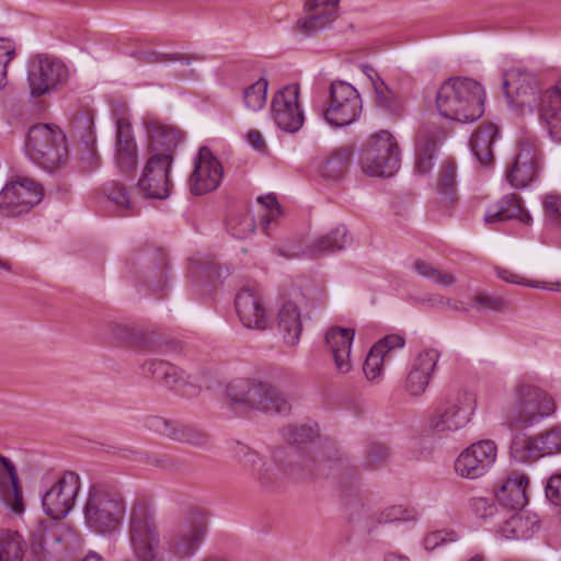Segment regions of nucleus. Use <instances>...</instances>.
Wrapping results in <instances>:
<instances>
[{
	"label": "nucleus",
	"instance_id": "f257e3e1",
	"mask_svg": "<svg viewBox=\"0 0 561 561\" xmlns=\"http://www.w3.org/2000/svg\"><path fill=\"white\" fill-rule=\"evenodd\" d=\"M127 503L119 488L103 482L89 486L82 508L83 523L93 534L112 536L119 531Z\"/></svg>",
	"mask_w": 561,
	"mask_h": 561
},
{
	"label": "nucleus",
	"instance_id": "f03ea898",
	"mask_svg": "<svg viewBox=\"0 0 561 561\" xmlns=\"http://www.w3.org/2000/svg\"><path fill=\"white\" fill-rule=\"evenodd\" d=\"M28 554L34 561H88L103 558L95 551L81 556V542L76 535L54 522L37 523L30 533Z\"/></svg>",
	"mask_w": 561,
	"mask_h": 561
},
{
	"label": "nucleus",
	"instance_id": "7ed1b4c3",
	"mask_svg": "<svg viewBox=\"0 0 561 561\" xmlns=\"http://www.w3.org/2000/svg\"><path fill=\"white\" fill-rule=\"evenodd\" d=\"M484 89L470 78H449L436 93L439 114L459 123L474 122L484 112Z\"/></svg>",
	"mask_w": 561,
	"mask_h": 561
},
{
	"label": "nucleus",
	"instance_id": "20e7f679",
	"mask_svg": "<svg viewBox=\"0 0 561 561\" xmlns=\"http://www.w3.org/2000/svg\"><path fill=\"white\" fill-rule=\"evenodd\" d=\"M228 404L238 413L260 411L285 414L288 401L268 381L256 378H234L226 387Z\"/></svg>",
	"mask_w": 561,
	"mask_h": 561
},
{
	"label": "nucleus",
	"instance_id": "39448f33",
	"mask_svg": "<svg viewBox=\"0 0 561 561\" xmlns=\"http://www.w3.org/2000/svg\"><path fill=\"white\" fill-rule=\"evenodd\" d=\"M283 438L289 447L283 449L285 456H297V465L308 469L314 476L325 474V469H337L339 462L333 461L321 442L317 424H290L280 430Z\"/></svg>",
	"mask_w": 561,
	"mask_h": 561
},
{
	"label": "nucleus",
	"instance_id": "423d86ee",
	"mask_svg": "<svg viewBox=\"0 0 561 561\" xmlns=\"http://www.w3.org/2000/svg\"><path fill=\"white\" fill-rule=\"evenodd\" d=\"M553 398L541 388L519 380L514 388L512 404L505 413V423L512 430H525L556 411Z\"/></svg>",
	"mask_w": 561,
	"mask_h": 561
},
{
	"label": "nucleus",
	"instance_id": "0eeeda50",
	"mask_svg": "<svg viewBox=\"0 0 561 561\" xmlns=\"http://www.w3.org/2000/svg\"><path fill=\"white\" fill-rule=\"evenodd\" d=\"M25 152L41 168L53 172L68 158L66 136L57 126L36 124L28 129Z\"/></svg>",
	"mask_w": 561,
	"mask_h": 561
},
{
	"label": "nucleus",
	"instance_id": "6e6552de",
	"mask_svg": "<svg viewBox=\"0 0 561 561\" xmlns=\"http://www.w3.org/2000/svg\"><path fill=\"white\" fill-rule=\"evenodd\" d=\"M128 265L138 282L150 291L160 293L168 288L170 266L163 248L145 244L133 254Z\"/></svg>",
	"mask_w": 561,
	"mask_h": 561
},
{
	"label": "nucleus",
	"instance_id": "1a4fd4ad",
	"mask_svg": "<svg viewBox=\"0 0 561 561\" xmlns=\"http://www.w3.org/2000/svg\"><path fill=\"white\" fill-rule=\"evenodd\" d=\"M400 162L398 142L388 130L371 135L360 157L363 171L371 176H392Z\"/></svg>",
	"mask_w": 561,
	"mask_h": 561
},
{
	"label": "nucleus",
	"instance_id": "9d476101",
	"mask_svg": "<svg viewBox=\"0 0 561 561\" xmlns=\"http://www.w3.org/2000/svg\"><path fill=\"white\" fill-rule=\"evenodd\" d=\"M476 408L473 393L456 390L446 396L430 419V426L436 433H450L465 427Z\"/></svg>",
	"mask_w": 561,
	"mask_h": 561
},
{
	"label": "nucleus",
	"instance_id": "9b49d317",
	"mask_svg": "<svg viewBox=\"0 0 561 561\" xmlns=\"http://www.w3.org/2000/svg\"><path fill=\"white\" fill-rule=\"evenodd\" d=\"M329 96L330 104L323 116L332 127H346L359 118L363 103L358 91L352 84L344 81L332 82Z\"/></svg>",
	"mask_w": 561,
	"mask_h": 561
},
{
	"label": "nucleus",
	"instance_id": "f8f14e48",
	"mask_svg": "<svg viewBox=\"0 0 561 561\" xmlns=\"http://www.w3.org/2000/svg\"><path fill=\"white\" fill-rule=\"evenodd\" d=\"M129 537L135 554L141 561H156L159 533L151 510L145 503L134 504L129 519Z\"/></svg>",
	"mask_w": 561,
	"mask_h": 561
},
{
	"label": "nucleus",
	"instance_id": "ddd939ff",
	"mask_svg": "<svg viewBox=\"0 0 561 561\" xmlns=\"http://www.w3.org/2000/svg\"><path fill=\"white\" fill-rule=\"evenodd\" d=\"M207 530V517L202 512L190 513L186 522L174 529L165 540L168 553L179 560L192 557Z\"/></svg>",
	"mask_w": 561,
	"mask_h": 561
},
{
	"label": "nucleus",
	"instance_id": "4468645a",
	"mask_svg": "<svg viewBox=\"0 0 561 561\" xmlns=\"http://www.w3.org/2000/svg\"><path fill=\"white\" fill-rule=\"evenodd\" d=\"M503 90L511 106L533 112L540 102L538 79L530 71L510 69L503 75Z\"/></svg>",
	"mask_w": 561,
	"mask_h": 561
},
{
	"label": "nucleus",
	"instance_id": "2eb2a0df",
	"mask_svg": "<svg viewBox=\"0 0 561 561\" xmlns=\"http://www.w3.org/2000/svg\"><path fill=\"white\" fill-rule=\"evenodd\" d=\"M43 198V188L33 180L19 178L10 181L0 192V213L18 217L28 213Z\"/></svg>",
	"mask_w": 561,
	"mask_h": 561
},
{
	"label": "nucleus",
	"instance_id": "dca6fc26",
	"mask_svg": "<svg viewBox=\"0 0 561 561\" xmlns=\"http://www.w3.org/2000/svg\"><path fill=\"white\" fill-rule=\"evenodd\" d=\"M67 79V67L55 57L41 55L30 61L27 82L31 95L34 98L50 93Z\"/></svg>",
	"mask_w": 561,
	"mask_h": 561
},
{
	"label": "nucleus",
	"instance_id": "f3484780",
	"mask_svg": "<svg viewBox=\"0 0 561 561\" xmlns=\"http://www.w3.org/2000/svg\"><path fill=\"white\" fill-rule=\"evenodd\" d=\"M80 490V477L66 471L42 496V506L50 522L65 518L72 510ZM39 520L38 523H41Z\"/></svg>",
	"mask_w": 561,
	"mask_h": 561
},
{
	"label": "nucleus",
	"instance_id": "a211bd4d",
	"mask_svg": "<svg viewBox=\"0 0 561 561\" xmlns=\"http://www.w3.org/2000/svg\"><path fill=\"white\" fill-rule=\"evenodd\" d=\"M174 160L168 156L162 158L148 156L138 180L137 187L147 198L164 199L170 195L171 182L169 179Z\"/></svg>",
	"mask_w": 561,
	"mask_h": 561
},
{
	"label": "nucleus",
	"instance_id": "6ab92c4d",
	"mask_svg": "<svg viewBox=\"0 0 561 561\" xmlns=\"http://www.w3.org/2000/svg\"><path fill=\"white\" fill-rule=\"evenodd\" d=\"M497 450L495 443L484 439L471 444L455 461V470L462 478L477 479L482 477L494 463Z\"/></svg>",
	"mask_w": 561,
	"mask_h": 561
},
{
	"label": "nucleus",
	"instance_id": "aec40b11",
	"mask_svg": "<svg viewBox=\"0 0 561 561\" xmlns=\"http://www.w3.org/2000/svg\"><path fill=\"white\" fill-rule=\"evenodd\" d=\"M299 87L291 84L277 91L272 100V116L275 124L284 131L296 133L305 122L298 104Z\"/></svg>",
	"mask_w": 561,
	"mask_h": 561
},
{
	"label": "nucleus",
	"instance_id": "412c9836",
	"mask_svg": "<svg viewBox=\"0 0 561 561\" xmlns=\"http://www.w3.org/2000/svg\"><path fill=\"white\" fill-rule=\"evenodd\" d=\"M224 169L219 160L207 147H202L195 160V168L188 179L190 191L204 195L216 190L222 179Z\"/></svg>",
	"mask_w": 561,
	"mask_h": 561
},
{
	"label": "nucleus",
	"instance_id": "4be33fe9",
	"mask_svg": "<svg viewBox=\"0 0 561 561\" xmlns=\"http://www.w3.org/2000/svg\"><path fill=\"white\" fill-rule=\"evenodd\" d=\"M439 355L437 350L430 348L422 351L413 359L403 386L409 396L421 397L426 391Z\"/></svg>",
	"mask_w": 561,
	"mask_h": 561
},
{
	"label": "nucleus",
	"instance_id": "5701e85b",
	"mask_svg": "<svg viewBox=\"0 0 561 561\" xmlns=\"http://www.w3.org/2000/svg\"><path fill=\"white\" fill-rule=\"evenodd\" d=\"M142 369L157 382L179 392L182 397H194L199 391L196 385L185 380L181 369L169 362L161 359L147 360L142 365Z\"/></svg>",
	"mask_w": 561,
	"mask_h": 561
},
{
	"label": "nucleus",
	"instance_id": "b1692460",
	"mask_svg": "<svg viewBox=\"0 0 561 561\" xmlns=\"http://www.w3.org/2000/svg\"><path fill=\"white\" fill-rule=\"evenodd\" d=\"M146 130L148 135V156L157 154L162 158L163 154L174 160L176 148L183 139L182 133L178 128L158 121H148Z\"/></svg>",
	"mask_w": 561,
	"mask_h": 561
},
{
	"label": "nucleus",
	"instance_id": "393cba45",
	"mask_svg": "<svg viewBox=\"0 0 561 561\" xmlns=\"http://www.w3.org/2000/svg\"><path fill=\"white\" fill-rule=\"evenodd\" d=\"M0 496L3 504L15 515L25 512L22 488L15 465L0 454Z\"/></svg>",
	"mask_w": 561,
	"mask_h": 561
},
{
	"label": "nucleus",
	"instance_id": "a878e982",
	"mask_svg": "<svg viewBox=\"0 0 561 561\" xmlns=\"http://www.w3.org/2000/svg\"><path fill=\"white\" fill-rule=\"evenodd\" d=\"M237 314L248 329L263 331L267 328L268 319L260 295L250 288L240 290L234 299Z\"/></svg>",
	"mask_w": 561,
	"mask_h": 561
},
{
	"label": "nucleus",
	"instance_id": "bb28decb",
	"mask_svg": "<svg viewBox=\"0 0 561 561\" xmlns=\"http://www.w3.org/2000/svg\"><path fill=\"white\" fill-rule=\"evenodd\" d=\"M145 424L150 431L157 432L180 443H186L193 446H203L207 442L206 434L195 427L171 421L162 416H148Z\"/></svg>",
	"mask_w": 561,
	"mask_h": 561
},
{
	"label": "nucleus",
	"instance_id": "cd10ccee",
	"mask_svg": "<svg viewBox=\"0 0 561 561\" xmlns=\"http://www.w3.org/2000/svg\"><path fill=\"white\" fill-rule=\"evenodd\" d=\"M340 0H307L306 9L311 12L297 22V27L306 36H312L329 26L336 18Z\"/></svg>",
	"mask_w": 561,
	"mask_h": 561
},
{
	"label": "nucleus",
	"instance_id": "c85d7f7f",
	"mask_svg": "<svg viewBox=\"0 0 561 561\" xmlns=\"http://www.w3.org/2000/svg\"><path fill=\"white\" fill-rule=\"evenodd\" d=\"M539 119L552 141L561 144V91L553 87L540 95Z\"/></svg>",
	"mask_w": 561,
	"mask_h": 561
},
{
	"label": "nucleus",
	"instance_id": "c756f323",
	"mask_svg": "<svg viewBox=\"0 0 561 561\" xmlns=\"http://www.w3.org/2000/svg\"><path fill=\"white\" fill-rule=\"evenodd\" d=\"M354 335L355 331L353 329L340 327H333L325 333V344L340 374H347L352 369L351 348Z\"/></svg>",
	"mask_w": 561,
	"mask_h": 561
},
{
	"label": "nucleus",
	"instance_id": "7c9ffc66",
	"mask_svg": "<svg viewBox=\"0 0 561 561\" xmlns=\"http://www.w3.org/2000/svg\"><path fill=\"white\" fill-rule=\"evenodd\" d=\"M537 174V160L530 147H523L505 172L512 187H526Z\"/></svg>",
	"mask_w": 561,
	"mask_h": 561
},
{
	"label": "nucleus",
	"instance_id": "2f4dec72",
	"mask_svg": "<svg viewBox=\"0 0 561 561\" xmlns=\"http://www.w3.org/2000/svg\"><path fill=\"white\" fill-rule=\"evenodd\" d=\"M499 134V128L493 123L480 125L472 134L469 141L470 149L481 165L489 167L493 163V144Z\"/></svg>",
	"mask_w": 561,
	"mask_h": 561
},
{
	"label": "nucleus",
	"instance_id": "473e14b6",
	"mask_svg": "<svg viewBox=\"0 0 561 561\" xmlns=\"http://www.w3.org/2000/svg\"><path fill=\"white\" fill-rule=\"evenodd\" d=\"M352 243V236L344 225H340L328 233L317 237L308 247L307 252L313 257L334 253L346 249Z\"/></svg>",
	"mask_w": 561,
	"mask_h": 561
},
{
	"label": "nucleus",
	"instance_id": "72a5a7b5",
	"mask_svg": "<svg viewBox=\"0 0 561 561\" xmlns=\"http://www.w3.org/2000/svg\"><path fill=\"white\" fill-rule=\"evenodd\" d=\"M528 479L525 476L510 477L496 492V499L503 508L523 511L527 504L526 489Z\"/></svg>",
	"mask_w": 561,
	"mask_h": 561
},
{
	"label": "nucleus",
	"instance_id": "f704fd0d",
	"mask_svg": "<svg viewBox=\"0 0 561 561\" xmlns=\"http://www.w3.org/2000/svg\"><path fill=\"white\" fill-rule=\"evenodd\" d=\"M517 219L525 225H530L533 218L530 214L523 207L522 198L516 194L504 196L494 210L485 214L488 224Z\"/></svg>",
	"mask_w": 561,
	"mask_h": 561
},
{
	"label": "nucleus",
	"instance_id": "c9c22d12",
	"mask_svg": "<svg viewBox=\"0 0 561 561\" xmlns=\"http://www.w3.org/2000/svg\"><path fill=\"white\" fill-rule=\"evenodd\" d=\"M516 512L500 526V534L506 539L516 540L533 537L539 525L537 516L525 511Z\"/></svg>",
	"mask_w": 561,
	"mask_h": 561
},
{
	"label": "nucleus",
	"instance_id": "e433bc0d",
	"mask_svg": "<svg viewBox=\"0 0 561 561\" xmlns=\"http://www.w3.org/2000/svg\"><path fill=\"white\" fill-rule=\"evenodd\" d=\"M277 322L285 343L296 345L302 332L301 314L297 305L290 300L285 301L278 311Z\"/></svg>",
	"mask_w": 561,
	"mask_h": 561
},
{
	"label": "nucleus",
	"instance_id": "4c0bfd02",
	"mask_svg": "<svg viewBox=\"0 0 561 561\" xmlns=\"http://www.w3.org/2000/svg\"><path fill=\"white\" fill-rule=\"evenodd\" d=\"M352 156L353 151L350 147H339L331 150L319 165L320 175L330 181L341 180L348 169Z\"/></svg>",
	"mask_w": 561,
	"mask_h": 561
},
{
	"label": "nucleus",
	"instance_id": "58836bf2",
	"mask_svg": "<svg viewBox=\"0 0 561 561\" xmlns=\"http://www.w3.org/2000/svg\"><path fill=\"white\" fill-rule=\"evenodd\" d=\"M369 70L377 77V80L374 81L375 103L377 107L394 118L402 117L405 113L403 100L385 83L374 68H369Z\"/></svg>",
	"mask_w": 561,
	"mask_h": 561
},
{
	"label": "nucleus",
	"instance_id": "ea45409f",
	"mask_svg": "<svg viewBox=\"0 0 561 561\" xmlns=\"http://www.w3.org/2000/svg\"><path fill=\"white\" fill-rule=\"evenodd\" d=\"M285 451L277 450L274 454V462L262 463V466L255 472L256 479L263 488H270L276 485L283 476L287 472L285 467H291L293 462L285 463Z\"/></svg>",
	"mask_w": 561,
	"mask_h": 561
},
{
	"label": "nucleus",
	"instance_id": "a19ab883",
	"mask_svg": "<svg viewBox=\"0 0 561 561\" xmlns=\"http://www.w3.org/2000/svg\"><path fill=\"white\" fill-rule=\"evenodd\" d=\"M103 194L121 209L123 216H131L139 213L135 201L130 197L125 185L116 181H108L103 185Z\"/></svg>",
	"mask_w": 561,
	"mask_h": 561
},
{
	"label": "nucleus",
	"instance_id": "79ce46f5",
	"mask_svg": "<svg viewBox=\"0 0 561 561\" xmlns=\"http://www.w3.org/2000/svg\"><path fill=\"white\" fill-rule=\"evenodd\" d=\"M72 129L84 150L92 153L95 147L93 114L89 111L77 113L72 119Z\"/></svg>",
	"mask_w": 561,
	"mask_h": 561
},
{
	"label": "nucleus",
	"instance_id": "37998d69",
	"mask_svg": "<svg viewBox=\"0 0 561 561\" xmlns=\"http://www.w3.org/2000/svg\"><path fill=\"white\" fill-rule=\"evenodd\" d=\"M456 164L453 160L444 161L437 181V192L442 202L453 205L457 201Z\"/></svg>",
	"mask_w": 561,
	"mask_h": 561
},
{
	"label": "nucleus",
	"instance_id": "c03bdc74",
	"mask_svg": "<svg viewBox=\"0 0 561 561\" xmlns=\"http://www.w3.org/2000/svg\"><path fill=\"white\" fill-rule=\"evenodd\" d=\"M25 541L18 531L0 534V561H22L25 554Z\"/></svg>",
	"mask_w": 561,
	"mask_h": 561
},
{
	"label": "nucleus",
	"instance_id": "a18cd8bd",
	"mask_svg": "<svg viewBox=\"0 0 561 561\" xmlns=\"http://www.w3.org/2000/svg\"><path fill=\"white\" fill-rule=\"evenodd\" d=\"M106 339L135 347H141L145 343V335L139 330L122 323H110L106 327Z\"/></svg>",
	"mask_w": 561,
	"mask_h": 561
},
{
	"label": "nucleus",
	"instance_id": "49530a36",
	"mask_svg": "<svg viewBox=\"0 0 561 561\" xmlns=\"http://www.w3.org/2000/svg\"><path fill=\"white\" fill-rule=\"evenodd\" d=\"M511 455L518 462H528L541 457L536 437L516 434L511 443Z\"/></svg>",
	"mask_w": 561,
	"mask_h": 561
},
{
	"label": "nucleus",
	"instance_id": "de8ad7c7",
	"mask_svg": "<svg viewBox=\"0 0 561 561\" xmlns=\"http://www.w3.org/2000/svg\"><path fill=\"white\" fill-rule=\"evenodd\" d=\"M437 142L433 137L421 136L415 148V165L420 173L427 174L434 167Z\"/></svg>",
	"mask_w": 561,
	"mask_h": 561
},
{
	"label": "nucleus",
	"instance_id": "09e8293b",
	"mask_svg": "<svg viewBox=\"0 0 561 561\" xmlns=\"http://www.w3.org/2000/svg\"><path fill=\"white\" fill-rule=\"evenodd\" d=\"M136 59L140 64H168V62H180L181 65H191L193 60H199L197 55L183 54V53H162L158 50H145L138 51L135 55Z\"/></svg>",
	"mask_w": 561,
	"mask_h": 561
},
{
	"label": "nucleus",
	"instance_id": "8fccbe9b",
	"mask_svg": "<svg viewBox=\"0 0 561 561\" xmlns=\"http://www.w3.org/2000/svg\"><path fill=\"white\" fill-rule=\"evenodd\" d=\"M267 85V80L262 77L256 82L244 89L243 102L249 110L256 112L265 106Z\"/></svg>",
	"mask_w": 561,
	"mask_h": 561
},
{
	"label": "nucleus",
	"instance_id": "3c124183",
	"mask_svg": "<svg viewBox=\"0 0 561 561\" xmlns=\"http://www.w3.org/2000/svg\"><path fill=\"white\" fill-rule=\"evenodd\" d=\"M413 270L420 276L444 287H449L456 283V279L451 274L446 273L434 266L432 263L425 262L423 260H416L413 263Z\"/></svg>",
	"mask_w": 561,
	"mask_h": 561
},
{
	"label": "nucleus",
	"instance_id": "603ef678",
	"mask_svg": "<svg viewBox=\"0 0 561 561\" xmlns=\"http://www.w3.org/2000/svg\"><path fill=\"white\" fill-rule=\"evenodd\" d=\"M390 457L387 445L379 442H370L365 449L363 467L367 470H375L383 466Z\"/></svg>",
	"mask_w": 561,
	"mask_h": 561
},
{
	"label": "nucleus",
	"instance_id": "864d4df0",
	"mask_svg": "<svg viewBox=\"0 0 561 561\" xmlns=\"http://www.w3.org/2000/svg\"><path fill=\"white\" fill-rule=\"evenodd\" d=\"M535 437L541 457L561 451V426H552Z\"/></svg>",
	"mask_w": 561,
	"mask_h": 561
},
{
	"label": "nucleus",
	"instance_id": "5fc2aeb1",
	"mask_svg": "<svg viewBox=\"0 0 561 561\" xmlns=\"http://www.w3.org/2000/svg\"><path fill=\"white\" fill-rule=\"evenodd\" d=\"M545 221L561 231V194L548 193L542 197Z\"/></svg>",
	"mask_w": 561,
	"mask_h": 561
},
{
	"label": "nucleus",
	"instance_id": "6e6d98bb",
	"mask_svg": "<svg viewBox=\"0 0 561 561\" xmlns=\"http://www.w3.org/2000/svg\"><path fill=\"white\" fill-rule=\"evenodd\" d=\"M227 229L232 237L243 239L255 230V221L250 214L244 213L230 217L227 220Z\"/></svg>",
	"mask_w": 561,
	"mask_h": 561
},
{
	"label": "nucleus",
	"instance_id": "4d7b16f0",
	"mask_svg": "<svg viewBox=\"0 0 561 561\" xmlns=\"http://www.w3.org/2000/svg\"><path fill=\"white\" fill-rule=\"evenodd\" d=\"M388 360L390 359L385 356V353L373 346L363 365V371L367 379L371 381L378 379L382 374L385 363Z\"/></svg>",
	"mask_w": 561,
	"mask_h": 561
},
{
	"label": "nucleus",
	"instance_id": "13d9d810",
	"mask_svg": "<svg viewBox=\"0 0 561 561\" xmlns=\"http://www.w3.org/2000/svg\"><path fill=\"white\" fill-rule=\"evenodd\" d=\"M413 517L411 514L401 506H391L382 511L378 516H375L370 519L368 531L373 533L378 525L410 520Z\"/></svg>",
	"mask_w": 561,
	"mask_h": 561
},
{
	"label": "nucleus",
	"instance_id": "bf43d9fd",
	"mask_svg": "<svg viewBox=\"0 0 561 561\" xmlns=\"http://www.w3.org/2000/svg\"><path fill=\"white\" fill-rule=\"evenodd\" d=\"M473 304L479 311L503 312L508 309V301L501 296L478 293L473 297Z\"/></svg>",
	"mask_w": 561,
	"mask_h": 561
},
{
	"label": "nucleus",
	"instance_id": "052dcab7",
	"mask_svg": "<svg viewBox=\"0 0 561 561\" xmlns=\"http://www.w3.org/2000/svg\"><path fill=\"white\" fill-rule=\"evenodd\" d=\"M115 149V152L123 149L137 150L131 125L124 119L117 122Z\"/></svg>",
	"mask_w": 561,
	"mask_h": 561
},
{
	"label": "nucleus",
	"instance_id": "680f3d73",
	"mask_svg": "<svg viewBox=\"0 0 561 561\" xmlns=\"http://www.w3.org/2000/svg\"><path fill=\"white\" fill-rule=\"evenodd\" d=\"M15 56V45L12 41L0 38V89L4 88L7 79V67Z\"/></svg>",
	"mask_w": 561,
	"mask_h": 561
},
{
	"label": "nucleus",
	"instance_id": "e2e57ef3",
	"mask_svg": "<svg viewBox=\"0 0 561 561\" xmlns=\"http://www.w3.org/2000/svg\"><path fill=\"white\" fill-rule=\"evenodd\" d=\"M234 454L244 467H250L255 472L262 463H265L256 451L245 445L238 444Z\"/></svg>",
	"mask_w": 561,
	"mask_h": 561
},
{
	"label": "nucleus",
	"instance_id": "0e129e2a",
	"mask_svg": "<svg viewBox=\"0 0 561 561\" xmlns=\"http://www.w3.org/2000/svg\"><path fill=\"white\" fill-rule=\"evenodd\" d=\"M470 508L477 518L486 519L496 512V506L492 499L473 497L470 500Z\"/></svg>",
	"mask_w": 561,
	"mask_h": 561
},
{
	"label": "nucleus",
	"instance_id": "69168bd1",
	"mask_svg": "<svg viewBox=\"0 0 561 561\" xmlns=\"http://www.w3.org/2000/svg\"><path fill=\"white\" fill-rule=\"evenodd\" d=\"M116 165L121 172L129 173L136 170L138 163V151L123 149L121 152H115Z\"/></svg>",
	"mask_w": 561,
	"mask_h": 561
},
{
	"label": "nucleus",
	"instance_id": "338daca9",
	"mask_svg": "<svg viewBox=\"0 0 561 561\" xmlns=\"http://www.w3.org/2000/svg\"><path fill=\"white\" fill-rule=\"evenodd\" d=\"M257 202L270 211V214L265 215L261 221L262 228L267 231L270 222L275 218L276 215L280 214V206L276 196L273 194L260 196Z\"/></svg>",
	"mask_w": 561,
	"mask_h": 561
},
{
	"label": "nucleus",
	"instance_id": "774afa93",
	"mask_svg": "<svg viewBox=\"0 0 561 561\" xmlns=\"http://www.w3.org/2000/svg\"><path fill=\"white\" fill-rule=\"evenodd\" d=\"M545 491L550 503L561 506V472H554L549 477Z\"/></svg>",
	"mask_w": 561,
	"mask_h": 561
}]
</instances>
